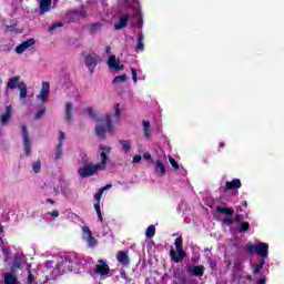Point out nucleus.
I'll return each mask as SVG.
<instances>
[{"instance_id": "1", "label": "nucleus", "mask_w": 284, "mask_h": 284, "mask_svg": "<svg viewBox=\"0 0 284 284\" xmlns=\"http://www.w3.org/2000/svg\"><path fill=\"white\" fill-rule=\"evenodd\" d=\"M112 152V146L100 145L99 154L100 162L93 164L88 160V158H81L79 160V169L78 174L81 179H88V176H94L97 172H103L105 170V165L108 164V155Z\"/></svg>"}, {"instance_id": "2", "label": "nucleus", "mask_w": 284, "mask_h": 284, "mask_svg": "<svg viewBox=\"0 0 284 284\" xmlns=\"http://www.w3.org/2000/svg\"><path fill=\"white\" fill-rule=\"evenodd\" d=\"M53 263L55 265L54 276H61L65 272H79L82 262L77 253H70L69 255L53 257Z\"/></svg>"}, {"instance_id": "3", "label": "nucleus", "mask_w": 284, "mask_h": 284, "mask_svg": "<svg viewBox=\"0 0 284 284\" xmlns=\"http://www.w3.org/2000/svg\"><path fill=\"white\" fill-rule=\"evenodd\" d=\"M122 6L124 10H131L133 19L136 20V23L133 24L136 28H143V11L141 10L140 0H123Z\"/></svg>"}, {"instance_id": "4", "label": "nucleus", "mask_w": 284, "mask_h": 284, "mask_svg": "<svg viewBox=\"0 0 284 284\" xmlns=\"http://www.w3.org/2000/svg\"><path fill=\"white\" fill-rule=\"evenodd\" d=\"M245 250L248 254H256L264 261L270 256V244L265 242H260L257 244L247 243Z\"/></svg>"}, {"instance_id": "5", "label": "nucleus", "mask_w": 284, "mask_h": 284, "mask_svg": "<svg viewBox=\"0 0 284 284\" xmlns=\"http://www.w3.org/2000/svg\"><path fill=\"white\" fill-rule=\"evenodd\" d=\"M54 272H57L54 258L51 261H47L44 264H41L38 267V274L44 276L45 281H54V278H58L59 275H54Z\"/></svg>"}, {"instance_id": "6", "label": "nucleus", "mask_w": 284, "mask_h": 284, "mask_svg": "<svg viewBox=\"0 0 284 284\" xmlns=\"http://www.w3.org/2000/svg\"><path fill=\"white\" fill-rule=\"evenodd\" d=\"M105 132H114V126L112 125V118L106 115L95 125V134L98 139H105Z\"/></svg>"}, {"instance_id": "7", "label": "nucleus", "mask_w": 284, "mask_h": 284, "mask_svg": "<svg viewBox=\"0 0 284 284\" xmlns=\"http://www.w3.org/2000/svg\"><path fill=\"white\" fill-rule=\"evenodd\" d=\"M91 274L100 281H105V278L110 276V265H108V261L98 260V263L93 267Z\"/></svg>"}, {"instance_id": "8", "label": "nucleus", "mask_w": 284, "mask_h": 284, "mask_svg": "<svg viewBox=\"0 0 284 284\" xmlns=\"http://www.w3.org/2000/svg\"><path fill=\"white\" fill-rule=\"evenodd\" d=\"M175 248H172L170 251V256L174 261V263H180V261H183L185 258V251H183V239L176 237L174 242ZM178 252V254H176Z\"/></svg>"}, {"instance_id": "9", "label": "nucleus", "mask_w": 284, "mask_h": 284, "mask_svg": "<svg viewBox=\"0 0 284 284\" xmlns=\"http://www.w3.org/2000/svg\"><path fill=\"white\" fill-rule=\"evenodd\" d=\"M82 241L87 243V246L91 250H94V247L99 245V241L92 234V230H90L88 225L82 226Z\"/></svg>"}, {"instance_id": "10", "label": "nucleus", "mask_w": 284, "mask_h": 284, "mask_svg": "<svg viewBox=\"0 0 284 284\" xmlns=\"http://www.w3.org/2000/svg\"><path fill=\"white\" fill-rule=\"evenodd\" d=\"M242 185L243 184L240 179H233L232 181H225V179H222L219 192L220 194H225L229 190H241Z\"/></svg>"}, {"instance_id": "11", "label": "nucleus", "mask_w": 284, "mask_h": 284, "mask_svg": "<svg viewBox=\"0 0 284 284\" xmlns=\"http://www.w3.org/2000/svg\"><path fill=\"white\" fill-rule=\"evenodd\" d=\"M21 134L24 154L26 156H30V154H32V140H30V135L28 134V128H26V125L21 126Z\"/></svg>"}, {"instance_id": "12", "label": "nucleus", "mask_w": 284, "mask_h": 284, "mask_svg": "<svg viewBox=\"0 0 284 284\" xmlns=\"http://www.w3.org/2000/svg\"><path fill=\"white\" fill-rule=\"evenodd\" d=\"M165 163H168V160L164 158H159L154 161H152L153 170L155 176H164L165 175Z\"/></svg>"}, {"instance_id": "13", "label": "nucleus", "mask_w": 284, "mask_h": 284, "mask_svg": "<svg viewBox=\"0 0 284 284\" xmlns=\"http://www.w3.org/2000/svg\"><path fill=\"white\" fill-rule=\"evenodd\" d=\"M13 109L12 104H7L4 106V112L0 115V123L1 125L6 126L10 121L12 120V114H13Z\"/></svg>"}, {"instance_id": "14", "label": "nucleus", "mask_w": 284, "mask_h": 284, "mask_svg": "<svg viewBox=\"0 0 284 284\" xmlns=\"http://www.w3.org/2000/svg\"><path fill=\"white\" fill-rule=\"evenodd\" d=\"M102 196H103V191H101V190L98 193H95V195H94V200H95L94 210H95V213H97V216H98L100 223H103V214L101 213Z\"/></svg>"}, {"instance_id": "15", "label": "nucleus", "mask_w": 284, "mask_h": 284, "mask_svg": "<svg viewBox=\"0 0 284 284\" xmlns=\"http://www.w3.org/2000/svg\"><path fill=\"white\" fill-rule=\"evenodd\" d=\"M50 97V83L49 82H42V88L37 97L39 103H45L48 101V98Z\"/></svg>"}, {"instance_id": "16", "label": "nucleus", "mask_w": 284, "mask_h": 284, "mask_svg": "<svg viewBox=\"0 0 284 284\" xmlns=\"http://www.w3.org/2000/svg\"><path fill=\"white\" fill-rule=\"evenodd\" d=\"M65 192H68V182L65 180H58L53 184V194L59 196V194H65Z\"/></svg>"}, {"instance_id": "17", "label": "nucleus", "mask_w": 284, "mask_h": 284, "mask_svg": "<svg viewBox=\"0 0 284 284\" xmlns=\"http://www.w3.org/2000/svg\"><path fill=\"white\" fill-rule=\"evenodd\" d=\"M99 59V55L97 53H91L85 57L84 65L90 70V72L94 71V68H97V61Z\"/></svg>"}, {"instance_id": "18", "label": "nucleus", "mask_w": 284, "mask_h": 284, "mask_svg": "<svg viewBox=\"0 0 284 284\" xmlns=\"http://www.w3.org/2000/svg\"><path fill=\"white\" fill-rule=\"evenodd\" d=\"M36 43L37 41L34 39H29L22 42L16 48L17 54H23V52H26L27 50H30V48H32V45H34Z\"/></svg>"}, {"instance_id": "19", "label": "nucleus", "mask_w": 284, "mask_h": 284, "mask_svg": "<svg viewBox=\"0 0 284 284\" xmlns=\"http://www.w3.org/2000/svg\"><path fill=\"white\" fill-rule=\"evenodd\" d=\"M19 84H21V77L16 75L9 79L7 83L6 94H10V90H16V88H19Z\"/></svg>"}, {"instance_id": "20", "label": "nucleus", "mask_w": 284, "mask_h": 284, "mask_svg": "<svg viewBox=\"0 0 284 284\" xmlns=\"http://www.w3.org/2000/svg\"><path fill=\"white\" fill-rule=\"evenodd\" d=\"M106 63H108L110 70H114L115 72L123 70V64H121V62L119 60H116L115 55H109Z\"/></svg>"}, {"instance_id": "21", "label": "nucleus", "mask_w": 284, "mask_h": 284, "mask_svg": "<svg viewBox=\"0 0 284 284\" xmlns=\"http://www.w3.org/2000/svg\"><path fill=\"white\" fill-rule=\"evenodd\" d=\"M189 274H192V276H203L205 274V266L202 265H190L187 266Z\"/></svg>"}, {"instance_id": "22", "label": "nucleus", "mask_w": 284, "mask_h": 284, "mask_svg": "<svg viewBox=\"0 0 284 284\" xmlns=\"http://www.w3.org/2000/svg\"><path fill=\"white\" fill-rule=\"evenodd\" d=\"M40 14H45V12H50L52 10V0H38Z\"/></svg>"}, {"instance_id": "23", "label": "nucleus", "mask_w": 284, "mask_h": 284, "mask_svg": "<svg viewBox=\"0 0 284 284\" xmlns=\"http://www.w3.org/2000/svg\"><path fill=\"white\" fill-rule=\"evenodd\" d=\"M128 21H130V14L124 13L120 17L118 23L114 24V30H123L128 26Z\"/></svg>"}, {"instance_id": "24", "label": "nucleus", "mask_w": 284, "mask_h": 284, "mask_svg": "<svg viewBox=\"0 0 284 284\" xmlns=\"http://www.w3.org/2000/svg\"><path fill=\"white\" fill-rule=\"evenodd\" d=\"M111 119V125L112 123H119V119H121V105L120 104H115L112 115H109Z\"/></svg>"}, {"instance_id": "25", "label": "nucleus", "mask_w": 284, "mask_h": 284, "mask_svg": "<svg viewBox=\"0 0 284 284\" xmlns=\"http://www.w3.org/2000/svg\"><path fill=\"white\" fill-rule=\"evenodd\" d=\"M119 143H120L124 154H130V152H132V141H130V140H120Z\"/></svg>"}, {"instance_id": "26", "label": "nucleus", "mask_w": 284, "mask_h": 284, "mask_svg": "<svg viewBox=\"0 0 284 284\" xmlns=\"http://www.w3.org/2000/svg\"><path fill=\"white\" fill-rule=\"evenodd\" d=\"M169 161L172 168L175 170V172H179V174H182L184 176L185 169H183V166H180L179 162H176V160H174V158L172 156H169Z\"/></svg>"}, {"instance_id": "27", "label": "nucleus", "mask_w": 284, "mask_h": 284, "mask_svg": "<svg viewBox=\"0 0 284 284\" xmlns=\"http://www.w3.org/2000/svg\"><path fill=\"white\" fill-rule=\"evenodd\" d=\"M116 260L121 263V265H129L130 258L128 257V252L120 251L116 255Z\"/></svg>"}, {"instance_id": "28", "label": "nucleus", "mask_w": 284, "mask_h": 284, "mask_svg": "<svg viewBox=\"0 0 284 284\" xmlns=\"http://www.w3.org/2000/svg\"><path fill=\"white\" fill-rule=\"evenodd\" d=\"M143 132L145 139H150L152 136V128L150 125V121L143 120L142 121Z\"/></svg>"}, {"instance_id": "29", "label": "nucleus", "mask_w": 284, "mask_h": 284, "mask_svg": "<svg viewBox=\"0 0 284 284\" xmlns=\"http://www.w3.org/2000/svg\"><path fill=\"white\" fill-rule=\"evenodd\" d=\"M4 284H19L17 281V275L13 273H4L3 274Z\"/></svg>"}, {"instance_id": "30", "label": "nucleus", "mask_w": 284, "mask_h": 284, "mask_svg": "<svg viewBox=\"0 0 284 284\" xmlns=\"http://www.w3.org/2000/svg\"><path fill=\"white\" fill-rule=\"evenodd\" d=\"M235 221L239 223V232H247L250 230V223L241 221V215H237Z\"/></svg>"}, {"instance_id": "31", "label": "nucleus", "mask_w": 284, "mask_h": 284, "mask_svg": "<svg viewBox=\"0 0 284 284\" xmlns=\"http://www.w3.org/2000/svg\"><path fill=\"white\" fill-rule=\"evenodd\" d=\"M18 90L20 91V99H28V85L24 82H20Z\"/></svg>"}, {"instance_id": "32", "label": "nucleus", "mask_w": 284, "mask_h": 284, "mask_svg": "<svg viewBox=\"0 0 284 284\" xmlns=\"http://www.w3.org/2000/svg\"><path fill=\"white\" fill-rule=\"evenodd\" d=\"M72 110H74L72 103L68 102L65 104V119L69 121V123L72 121Z\"/></svg>"}, {"instance_id": "33", "label": "nucleus", "mask_w": 284, "mask_h": 284, "mask_svg": "<svg viewBox=\"0 0 284 284\" xmlns=\"http://www.w3.org/2000/svg\"><path fill=\"white\" fill-rule=\"evenodd\" d=\"M63 156V145L57 144L55 152L53 153L54 161H59Z\"/></svg>"}, {"instance_id": "34", "label": "nucleus", "mask_w": 284, "mask_h": 284, "mask_svg": "<svg viewBox=\"0 0 284 284\" xmlns=\"http://www.w3.org/2000/svg\"><path fill=\"white\" fill-rule=\"evenodd\" d=\"M3 26L7 32H14V26H17V22L12 20H3Z\"/></svg>"}, {"instance_id": "35", "label": "nucleus", "mask_w": 284, "mask_h": 284, "mask_svg": "<svg viewBox=\"0 0 284 284\" xmlns=\"http://www.w3.org/2000/svg\"><path fill=\"white\" fill-rule=\"evenodd\" d=\"M154 234H156V226L151 224L145 231V236L146 239H154Z\"/></svg>"}, {"instance_id": "36", "label": "nucleus", "mask_w": 284, "mask_h": 284, "mask_svg": "<svg viewBox=\"0 0 284 284\" xmlns=\"http://www.w3.org/2000/svg\"><path fill=\"white\" fill-rule=\"evenodd\" d=\"M216 211L220 212V214H225L226 216H232V214H234V210L230 207L217 206Z\"/></svg>"}, {"instance_id": "37", "label": "nucleus", "mask_w": 284, "mask_h": 284, "mask_svg": "<svg viewBox=\"0 0 284 284\" xmlns=\"http://www.w3.org/2000/svg\"><path fill=\"white\" fill-rule=\"evenodd\" d=\"M102 29H103V24L101 22H95L90 28V30H91V32H93V34H95V32H101Z\"/></svg>"}, {"instance_id": "38", "label": "nucleus", "mask_w": 284, "mask_h": 284, "mask_svg": "<svg viewBox=\"0 0 284 284\" xmlns=\"http://www.w3.org/2000/svg\"><path fill=\"white\" fill-rule=\"evenodd\" d=\"M264 266H265V260H260V262L255 265L253 270V274H258V272H261V270H263Z\"/></svg>"}, {"instance_id": "39", "label": "nucleus", "mask_w": 284, "mask_h": 284, "mask_svg": "<svg viewBox=\"0 0 284 284\" xmlns=\"http://www.w3.org/2000/svg\"><path fill=\"white\" fill-rule=\"evenodd\" d=\"M143 33H140L138 37V44H136V50L143 52Z\"/></svg>"}, {"instance_id": "40", "label": "nucleus", "mask_w": 284, "mask_h": 284, "mask_svg": "<svg viewBox=\"0 0 284 284\" xmlns=\"http://www.w3.org/2000/svg\"><path fill=\"white\" fill-rule=\"evenodd\" d=\"M128 81V75L122 74V75H118L113 79V83H125Z\"/></svg>"}, {"instance_id": "41", "label": "nucleus", "mask_w": 284, "mask_h": 284, "mask_svg": "<svg viewBox=\"0 0 284 284\" xmlns=\"http://www.w3.org/2000/svg\"><path fill=\"white\" fill-rule=\"evenodd\" d=\"M64 215L67 216V219H70V221H75V219H79V215L71 212L70 210L64 211Z\"/></svg>"}, {"instance_id": "42", "label": "nucleus", "mask_w": 284, "mask_h": 284, "mask_svg": "<svg viewBox=\"0 0 284 284\" xmlns=\"http://www.w3.org/2000/svg\"><path fill=\"white\" fill-rule=\"evenodd\" d=\"M32 170L36 174H39V172H41V162H34L32 165Z\"/></svg>"}, {"instance_id": "43", "label": "nucleus", "mask_w": 284, "mask_h": 284, "mask_svg": "<svg viewBox=\"0 0 284 284\" xmlns=\"http://www.w3.org/2000/svg\"><path fill=\"white\" fill-rule=\"evenodd\" d=\"M85 112L88 113V115H89L91 119H95V118H97V111H94L92 108H87V109H85Z\"/></svg>"}, {"instance_id": "44", "label": "nucleus", "mask_w": 284, "mask_h": 284, "mask_svg": "<svg viewBox=\"0 0 284 284\" xmlns=\"http://www.w3.org/2000/svg\"><path fill=\"white\" fill-rule=\"evenodd\" d=\"M62 27H63V23L55 22L51 27H49V32H54L57 30V28H62Z\"/></svg>"}, {"instance_id": "45", "label": "nucleus", "mask_w": 284, "mask_h": 284, "mask_svg": "<svg viewBox=\"0 0 284 284\" xmlns=\"http://www.w3.org/2000/svg\"><path fill=\"white\" fill-rule=\"evenodd\" d=\"M79 17L85 18L88 17V10H85V7H82L79 11L75 12Z\"/></svg>"}, {"instance_id": "46", "label": "nucleus", "mask_w": 284, "mask_h": 284, "mask_svg": "<svg viewBox=\"0 0 284 284\" xmlns=\"http://www.w3.org/2000/svg\"><path fill=\"white\" fill-rule=\"evenodd\" d=\"M0 247L2 250V254H4V256H8L10 254V250L3 247V239L0 237Z\"/></svg>"}, {"instance_id": "47", "label": "nucleus", "mask_w": 284, "mask_h": 284, "mask_svg": "<svg viewBox=\"0 0 284 284\" xmlns=\"http://www.w3.org/2000/svg\"><path fill=\"white\" fill-rule=\"evenodd\" d=\"M64 141H65V133L60 132L58 136V145H63Z\"/></svg>"}, {"instance_id": "48", "label": "nucleus", "mask_w": 284, "mask_h": 284, "mask_svg": "<svg viewBox=\"0 0 284 284\" xmlns=\"http://www.w3.org/2000/svg\"><path fill=\"white\" fill-rule=\"evenodd\" d=\"M28 284H37V282H34V275H32V272L30 271L28 275Z\"/></svg>"}, {"instance_id": "49", "label": "nucleus", "mask_w": 284, "mask_h": 284, "mask_svg": "<svg viewBox=\"0 0 284 284\" xmlns=\"http://www.w3.org/2000/svg\"><path fill=\"white\" fill-rule=\"evenodd\" d=\"M49 216H52V219H59V211L58 210H53L51 212H48Z\"/></svg>"}, {"instance_id": "50", "label": "nucleus", "mask_w": 284, "mask_h": 284, "mask_svg": "<svg viewBox=\"0 0 284 284\" xmlns=\"http://www.w3.org/2000/svg\"><path fill=\"white\" fill-rule=\"evenodd\" d=\"M109 232L110 229H108V226H102V231L99 234H101V236H108Z\"/></svg>"}, {"instance_id": "51", "label": "nucleus", "mask_w": 284, "mask_h": 284, "mask_svg": "<svg viewBox=\"0 0 284 284\" xmlns=\"http://www.w3.org/2000/svg\"><path fill=\"white\" fill-rule=\"evenodd\" d=\"M43 114H45V109L39 110V111L36 113L34 118H36V119H41V116H43Z\"/></svg>"}, {"instance_id": "52", "label": "nucleus", "mask_w": 284, "mask_h": 284, "mask_svg": "<svg viewBox=\"0 0 284 284\" xmlns=\"http://www.w3.org/2000/svg\"><path fill=\"white\" fill-rule=\"evenodd\" d=\"M143 159L145 161H149L150 163H152V161H154V159H152V154H150V153H144Z\"/></svg>"}, {"instance_id": "53", "label": "nucleus", "mask_w": 284, "mask_h": 284, "mask_svg": "<svg viewBox=\"0 0 284 284\" xmlns=\"http://www.w3.org/2000/svg\"><path fill=\"white\" fill-rule=\"evenodd\" d=\"M101 8H102L103 12H105V10H108V1L106 0L101 1Z\"/></svg>"}, {"instance_id": "54", "label": "nucleus", "mask_w": 284, "mask_h": 284, "mask_svg": "<svg viewBox=\"0 0 284 284\" xmlns=\"http://www.w3.org/2000/svg\"><path fill=\"white\" fill-rule=\"evenodd\" d=\"M141 159H142L141 155H134L132 163H134V164L141 163Z\"/></svg>"}, {"instance_id": "55", "label": "nucleus", "mask_w": 284, "mask_h": 284, "mask_svg": "<svg viewBox=\"0 0 284 284\" xmlns=\"http://www.w3.org/2000/svg\"><path fill=\"white\" fill-rule=\"evenodd\" d=\"M112 187V184H106L102 189H100L101 192H105V190H110Z\"/></svg>"}, {"instance_id": "56", "label": "nucleus", "mask_w": 284, "mask_h": 284, "mask_svg": "<svg viewBox=\"0 0 284 284\" xmlns=\"http://www.w3.org/2000/svg\"><path fill=\"white\" fill-rule=\"evenodd\" d=\"M224 223H226V225H232V219L226 217L223 220Z\"/></svg>"}, {"instance_id": "57", "label": "nucleus", "mask_w": 284, "mask_h": 284, "mask_svg": "<svg viewBox=\"0 0 284 284\" xmlns=\"http://www.w3.org/2000/svg\"><path fill=\"white\" fill-rule=\"evenodd\" d=\"M256 284H265V277H262L256 281Z\"/></svg>"}, {"instance_id": "58", "label": "nucleus", "mask_w": 284, "mask_h": 284, "mask_svg": "<svg viewBox=\"0 0 284 284\" xmlns=\"http://www.w3.org/2000/svg\"><path fill=\"white\" fill-rule=\"evenodd\" d=\"M131 72H132V77H136V74H138L136 69L132 68V69H131Z\"/></svg>"}, {"instance_id": "59", "label": "nucleus", "mask_w": 284, "mask_h": 284, "mask_svg": "<svg viewBox=\"0 0 284 284\" xmlns=\"http://www.w3.org/2000/svg\"><path fill=\"white\" fill-rule=\"evenodd\" d=\"M47 203H49L50 205H54V200L48 199V200H47Z\"/></svg>"}, {"instance_id": "60", "label": "nucleus", "mask_w": 284, "mask_h": 284, "mask_svg": "<svg viewBox=\"0 0 284 284\" xmlns=\"http://www.w3.org/2000/svg\"><path fill=\"white\" fill-rule=\"evenodd\" d=\"M99 14H100L102 20H105V17L103 16V11H99Z\"/></svg>"}, {"instance_id": "61", "label": "nucleus", "mask_w": 284, "mask_h": 284, "mask_svg": "<svg viewBox=\"0 0 284 284\" xmlns=\"http://www.w3.org/2000/svg\"><path fill=\"white\" fill-rule=\"evenodd\" d=\"M138 81H139V78L136 75L133 77V83H138Z\"/></svg>"}, {"instance_id": "62", "label": "nucleus", "mask_w": 284, "mask_h": 284, "mask_svg": "<svg viewBox=\"0 0 284 284\" xmlns=\"http://www.w3.org/2000/svg\"><path fill=\"white\" fill-rule=\"evenodd\" d=\"M110 50H111L110 47H106V48H105L106 54H110Z\"/></svg>"}, {"instance_id": "63", "label": "nucleus", "mask_w": 284, "mask_h": 284, "mask_svg": "<svg viewBox=\"0 0 284 284\" xmlns=\"http://www.w3.org/2000/svg\"><path fill=\"white\" fill-rule=\"evenodd\" d=\"M220 148H225V142H220Z\"/></svg>"}, {"instance_id": "64", "label": "nucleus", "mask_w": 284, "mask_h": 284, "mask_svg": "<svg viewBox=\"0 0 284 284\" xmlns=\"http://www.w3.org/2000/svg\"><path fill=\"white\" fill-rule=\"evenodd\" d=\"M0 234H3V225L0 224Z\"/></svg>"}]
</instances>
